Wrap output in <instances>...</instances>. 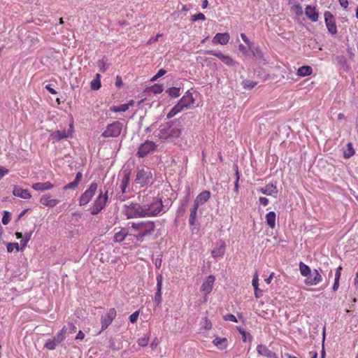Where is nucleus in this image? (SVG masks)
I'll return each mask as SVG.
<instances>
[{
  "label": "nucleus",
  "mask_w": 358,
  "mask_h": 358,
  "mask_svg": "<svg viewBox=\"0 0 358 358\" xmlns=\"http://www.w3.org/2000/svg\"><path fill=\"white\" fill-rule=\"evenodd\" d=\"M134 105V101L131 100L129 103L126 104H122L119 106H113L111 110L112 111L115 113H119V112H126L129 110V106H131Z\"/></svg>",
  "instance_id": "obj_28"
},
{
  "label": "nucleus",
  "mask_w": 358,
  "mask_h": 358,
  "mask_svg": "<svg viewBox=\"0 0 358 358\" xmlns=\"http://www.w3.org/2000/svg\"><path fill=\"white\" fill-rule=\"evenodd\" d=\"M157 144L153 141L147 140L144 143L140 145L136 155L138 157H144L150 153H152L157 149Z\"/></svg>",
  "instance_id": "obj_9"
},
{
  "label": "nucleus",
  "mask_w": 358,
  "mask_h": 358,
  "mask_svg": "<svg viewBox=\"0 0 358 358\" xmlns=\"http://www.w3.org/2000/svg\"><path fill=\"white\" fill-rule=\"evenodd\" d=\"M130 182V172L124 171L122 173V177L120 180V189L122 194L127 192V188L128 187Z\"/></svg>",
  "instance_id": "obj_19"
},
{
  "label": "nucleus",
  "mask_w": 358,
  "mask_h": 358,
  "mask_svg": "<svg viewBox=\"0 0 358 358\" xmlns=\"http://www.w3.org/2000/svg\"><path fill=\"white\" fill-rule=\"evenodd\" d=\"M78 185V183L73 180L71 182H69V184L66 185L64 187H63V189L68 190V189H75Z\"/></svg>",
  "instance_id": "obj_46"
},
{
  "label": "nucleus",
  "mask_w": 358,
  "mask_h": 358,
  "mask_svg": "<svg viewBox=\"0 0 358 358\" xmlns=\"http://www.w3.org/2000/svg\"><path fill=\"white\" fill-rule=\"evenodd\" d=\"M57 344L54 339H50L45 343V347L49 350H54Z\"/></svg>",
  "instance_id": "obj_42"
},
{
  "label": "nucleus",
  "mask_w": 358,
  "mask_h": 358,
  "mask_svg": "<svg viewBox=\"0 0 358 358\" xmlns=\"http://www.w3.org/2000/svg\"><path fill=\"white\" fill-rule=\"evenodd\" d=\"M299 270L301 275L306 277L304 283L306 285H317L322 280V274L318 270H311L308 265L302 262L299 264Z\"/></svg>",
  "instance_id": "obj_4"
},
{
  "label": "nucleus",
  "mask_w": 358,
  "mask_h": 358,
  "mask_svg": "<svg viewBox=\"0 0 358 358\" xmlns=\"http://www.w3.org/2000/svg\"><path fill=\"white\" fill-rule=\"evenodd\" d=\"M29 241L24 238L23 240L20 241V250H23L27 246Z\"/></svg>",
  "instance_id": "obj_55"
},
{
  "label": "nucleus",
  "mask_w": 358,
  "mask_h": 358,
  "mask_svg": "<svg viewBox=\"0 0 358 358\" xmlns=\"http://www.w3.org/2000/svg\"><path fill=\"white\" fill-rule=\"evenodd\" d=\"M180 88L171 87L167 90L166 92L169 94L170 96L176 98L180 96Z\"/></svg>",
  "instance_id": "obj_37"
},
{
  "label": "nucleus",
  "mask_w": 358,
  "mask_h": 358,
  "mask_svg": "<svg viewBox=\"0 0 358 358\" xmlns=\"http://www.w3.org/2000/svg\"><path fill=\"white\" fill-rule=\"evenodd\" d=\"M14 250L17 252L20 251V245L17 243H9L7 245V251L11 253Z\"/></svg>",
  "instance_id": "obj_41"
},
{
  "label": "nucleus",
  "mask_w": 358,
  "mask_h": 358,
  "mask_svg": "<svg viewBox=\"0 0 358 358\" xmlns=\"http://www.w3.org/2000/svg\"><path fill=\"white\" fill-rule=\"evenodd\" d=\"M113 320L111 318L107 317V315L102 317L101 318V329L104 330L108 327V326L112 323Z\"/></svg>",
  "instance_id": "obj_39"
},
{
  "label": "nucleus",
  "mask_w": 358,
  "mask_h": 358,
  "mask_svg": "<svg viewBox=\"0 0 358 358\" xmlns=\"http://www.w3.org/2000/svg\"><path fill=\"white\" fill-rule=\"evenodd\" d=\"M163 277L162 274L157 276V292H162Z\"/></svg>",
  "instance_id": "obj_44"
},
{
  "label": "nucleus",
  "mask_w": 358,
  "mask_h": 358,
  "mask_svg": "<svg viewBox=\"0 0 358 358\" xmlns=\"http://www.w3.org/2000/svg\"><path fill=\"white\" fill-rule=\"evenodd\" d=\"M215 281L214 275H208L206 280L203 282L200 291L205 295L209 294L212 292Z\"/></svg>",
  "instance_id": "obj_13"
},
{
  "label": "nucleus",
  "mask_w": 358,
  "mask_h": 358,
  "mask_svg": "<svg viewBox=\"0 0 358 358\" xmlns=\"http://www.w3.org/2000/svg\"><path fill=\"white\" fill-rule=\"evenodd\" d=\"M324 21L328 31L332 35L336 34L338 33L336 23L333 14L330 11L324 12Z\"/></svg>",
  "instance_id": "obj_12"
},
{
  "label": "nucleus",
  "mask_w": 358,
  "mask_h": 358,
  "mask_svg": "<svg viewBox=\"0 0 358 358\" xmlns=\"http://www.w3.org/2000/svg\"><path fill=\"white\" fill-rule=\"evenodd\" d=\"M13 194L24 199H29L31 198V194L28 189H22L17 185L13 187Z\"/></svg>",
  "instance_id": "obj_18"
},
{
  "label": "nucleus",
  "mask_w": 358,
  "mask_h": 358,
  "mask_svg": "<svg viewBox=\"0 0 358 358\" xmlns=\"http://www.w3.org/2000/svg\"><path fill=\"white\" fill-rule=\"evenodd\" d=\"M127 234L128 232L125 229H122L120 231L115 232L114 235V241L115 242L120 243L127 237Z\"/></svg>",
  "instance_id": "obj_33"
},
{
  "label": "nucleus",
  "mask_w": 358,
  "mask_h": 358,
  "mask_svg": "<svg viewBox=\"0 0 358 358\" xmlns=\"http://www.w3.org/2000/svg\"><path fill=\"white\" fill-rule=\"evenodd\" d=\"M242 85L244 89L252 90L257 85V83L250 80H245L242 82Z\"/></svg>",
  "instance_id": "obj_40"
},
{
  "label": "nucleus",
  "mask_w": 358,
  "mask_h": 358,
  "mask_svg": "<svg viewBox=\"0 0 358 358\" xmlns=\"http://www.w3.org/2000/svg\"><path fill=\"white\" fill-rule=\"evenodd\" d=\"M259 192L264 195H271L277 193V187L275 185L271 183L266 185L264 188H261Z\"/></svg>",
  "instance_id": "obj_27"
},
{
  "label": "nucleus",
  "mask_w": 358,
  "mask_h": 358,
  "mask_svg": "<svg viewBox=\"0 0 358 358\" xmlns=\"http://www.w3.org/2000/svg\"><path fill=\"white\" fill-rule=\"evenodd\" d=\"M182 132V125L177 124L176 120H170L161 124L153 134L157 140L162 143H174L180 137Z\"/></svg>",
  "instance_id": "obj_1"
},
{
  "label": "nucleus",
  "mask_w": 358,
  "mask_h": 358,
  "mask_svg": "<svg viewBox=\"0 0 358 358\" xmlns=\"http://www.w3.org/2000/svg\"><path fill=\"white\" fill-rule=\"evenodd\" d=\"M276 214L275 212H269L266 214V222L271 229H275Z\"/></svg>",
  "instance_id": "obj_26"
},
{
  "label": "nucleus",
  "mask_w": 358,
  "mask_h": 358,
  "mask_svg": "<svg viewBox=\"0 0 358 358\" xmlns=\"http://www.w3.org/2000/svg\"><path fill=\"white\" fill-rule=\"evenodd\" d=\"M154 301L157 306H159L162 302V292H156Z\"/></svg>",
  "instance_id": "obj_50"
},
{
  "label": "nucleus",
  "mask_w": 358,
  "mask_h": 358,
  "mask_svg": "<svg viewBox=\"0 0 358 358\" xmlns=\"http://www.w3.org/2000/svg\"><path fill=\"white\" fill-rule=\"evenodd\" d=\"M353 285L358 290V272L355 274V277L353 280Z\"/></svg>",
  "instance_id": "obj_60"
},
{
  "label": "nucleus",
  "mask_w": 358,
  "mask_h": 358,
  "mask_svg": "<svg viewBox=\"0 0 358 358\" xmlns=\"http://www.w3.org/2000/svg\"><path fill=\"white\" fill-rule=\"evenodd\" d=\"M338 1H339V3L342 8H348V0H338Z\"/></svg>",
  "instance_id": "obj_59"
},
{
  "label": "nucleus",
  "mask_w": 358,
  "mask_h": 358,
  "mask_svg": "<svg viewBox=\"0 0 358 358\" xmlns=\"http://www.w3.org/2000/svg\"><path fill=\"white\" fill-rule=\"evenodd\" d=\"M101 75L99 73H96V77L91 81V89L94 91H97L101 87V80H100Z\"/></svg>",
  "instance_id": "obj_32"
},
{
  "label": "nucleus",
  "mask_w": 358,
  "mask_h": 358,
  "mask_svg": "<svg viewBox=\"0 0 358 358\" xmlns=\"http://www.w3.org/2000/svg\"><path fill=\"white\" fill-rule=\"evenodd\" d=\"M143 215L145 217L156 216L162 211L163 203L161 199L148 195L143 198Z\"/></svg>",
  "instance_id": "obj_3"
},
{
  "label": "nucleus",
  "mask_w": 358,
  "mask_h": 358,
  "mask_svg": "<svg viewBox=\"0 0 358 358\" xmlns=\"http://www.w3.org/2000/svg\"><path fill=\"white\" fill-rule=\"evenodd\" d=\"M143 211L142 205L136 203H131L130 205L126 206L124 214L128 218L145 217L144 214H143Z\"/></svg>",
  "instance_id": "obj_11"
},
{
  "label": "nucleus",
  "mask_w": 358,
  "mask_h": 358,
  "mask_svg": "<svg viewBox=\"0 0 358 358\" xmlns=\"http://www.w3.org/2000/svg\"><path fill=\"white\" fill-rule=\"evenodd\" d=\"M145 92L147 93L159 94L163 92V86L162 85L155 84L150 87H147Z\"/></svg>",
  "instance_id": "obj_31"
},
{
  "label": "nucleus",
  "mask_w": 358,
  "mask_h": 358,
  "mask_svg": "<svg viewBox=\"0 0 358 358\" xmlns=\"http://www.w3.org/2000/svg\"><path fill=\"white\" fill-rule=\"evenodd\" d=\"M39 203L43 206L52 208L59 203V200L53 199L50 193H47L46 194H42L41 196Z\"/></svg>",
  "instance_id": "obj_14"
},
{
  "label": "nucleus",
  "mask_w": 358,
  "mask_h": 358,
  "mask_svg": "<svg viewBox=\"0 0 358 358\" xmlns=\"http://www.w3.org/2000/svg\"><path fill=\"white\" fill-rule=\"evenodd\" d=\"M236 180L235 185H234V192L236 193H238V192H239L240 173L238 172L237 166H236Z\"/></svg>",
  "instance_id": "obj_45"
},
{
  "label": "nucleus",
  "mask_w": 358,
  "mask_h": 358,
  "mask_svg": "<svg viewBox=\"0 0 358 358\" xmlns=\"http://www.w3.org/2000/svg\"><path fill=\"white\" fill-rule=\"evenodd\" d=\"M195 103V99L194 98L193 94L189 91H186V93L180 98L178 103L168 112L166 114V118L171 119L173 117L178 113H181L185 109H189Z\"/></svg>",
  "instance_id": "obj_5"
},
{
  "label": "nucleus",
  "mask_w": 358,
  "mask_h": 358,
  "mask_svg": "<svg viewBox=\"0 0 358 358\" xmlns=\"http://www.w3.org/2000/svg\"><path fill=\"white\" fill-rule=\"evenodd\" d=\"M259 203L266 206L268 203V199L266 197H264V196H261L259 198Z\"/></svg>",
  "instance_id": "obj_58"
},
{
  "label": "nucleus",
  "mask_w": 358,
  "mask_h": 358,
  "mask_svg": "<svg viewBox=\"0 0 358 358\" xmlns=\"http://www.w3.org/2000/svg\"><path fill=\"white\" fill-rule=\"evenodd\" d=\"M122 130V124L119 121H115L108 125L106 129L101 134V136L105 138H115L121 134Z\"/></svg>",
  "instance_id": "obj_10"
},
{
  "label": "nucleus",
  "mask_w": 358,
  "mask_h": 358,
  "mask_svg": "<svg viewBox=\"0 0 358 358\" xmlns=\"http://www.w3.org/2000/svg\"><path fill=\"white\" fill-rule=\"evenodd\" d=\"M45 89L52 94H57V91L52 88L50 85H46Z\"/></svg>",
  "instance_id": "obj_63"
},
{
  "label": "nucleus",
  "mask_w": 358,
  "mask_h": 358,
  "mask_svg": "<svg viewBox=\"0 0 358 358\" xmlns=\"http://www.w3.org/2000/svg\"><path fill=\"white\" fill-rule=\"evenodd\" d=\"M213 343L217 348V349L224 350L227 349L228 346V339L226 337L221 338L215 336L213 341Z\"/></svg>",
  "instance_id": "obj_23"
},
{
  "label": "nucleus",
  "mask_w": 358,
  "mask_h": 358,
  "mask_svg": "<svg viewBox=\"0 0 358 358\" xmlns=\"http://www.w3.org/2000/svg\"><path fill=\"white\" fill-rule=\"evenodd\" d=\"M205 19H206V17H205L204 14L202 13H199L193 15L192 16V20L193 22H196L199 20H204Z\"/></svg>",
  "instance_id": "obj_47"
},
{
  "label": "nucleus",
  "mask_w": 358,
  "mask_h": 358,
  "mask_svg": "<svg viewBox=\"0 0 358 358\" xmlns=\"http://www.w3.org/2000/svg\"><path fill=\"white\" fill-rule=\"evenodd\" d=\"M8 170L4 167L0 166V179L8 173Z\"/></svg>",
  "instance_id": "obj_57"
},
{
  "label": "nucleus",
  "mask_w": 358,
  "mask_h": 358,
  "mask_svg": "<svg viewBox=\"0 0 358 358\" xmlns=\"http://www.w3.org/2000/svg\"><path fill=\"white\" fill-rule=\"evenodd\" d=\"M229 41V34L227 32L217 33L213 38V43L214 45H226Z\"/></svg>",
  "instance_id": "obj_17"
},
{
  "label": "nucleus",
  "mask_w": 358,
  "mask_h": 358,
  "mask_svg": "<svg viewBox=\"0 0 358 358\" xmlns=\"http://www.w3.org/2000/svg\"><path fill=\"white\" fill-rule=\"evenodd\" d=\"M73 122H72L70 124V129L69 131H66V130H62V131L57 130L56 131H53L51 134V137H52V138L54 141H60V140H62L63 138H66L69 136H71L72 132H73Z\"/></svg>",
  "instance_id": "obj_16"
},
{
  "label": "nucleus",
  "mask_w": 358,
  "mask_h": 358,
  "mask_svg": "<svg viewBox=\"0 0 358 358\" xmlns=\"http://www.w3.org/2000/svg\"><path fill=\"white\" fill-rule=\"evenodd\" d=\"M305 14L311 22H317L319 19L318 11L314 7L310 6H307L306 7Z\"/></svg>",
  "instance_id": "obj_21"
},
{
  "label": "nucleus",
  "mask_w": 358,
  "mask_h": 358,
  "mask_svg": "<svg viewBox=\"0 0 358 358\" xmlns=\"http://www.w3.org/2000/svg\"><path fill=\"white\" fill-rule=\"evenodd\" d=\"M210 198V191H203L198 194L194 200V204L199 206L205 203Z\"/></svg>",
  "instance_id": "obj_22"
},
{
  "label": "nucleus",
  "mask_w": 358,
  "mask_h": 358,
  "mask_svg": "<svg viewBox=\"0 0 358 358\" xmlns=\"http://www.w3.org/2000/svg\"><path fill=\"white\" fill-rule=\"evenodd\" d=\"M252 286L255 289V296L259 299L262 296V291L259 288V275L256 273L252 279Z\"/></svg>",
  "instance_id": "obj_24"
},
{
  "label": "nucleus",
  "mask_w": 358,
  "mask_h": 358,
  "mask_svg": "<svg viewBox=\"0 0 358 358\" xmlns=\"http://www.w3.org/2000/svg\"><path fill=\"white\" fill-rule=\"evenodd\" d=\"M10 220V214L8 212L5 211L3 218H1V222H3V224L6 225L9 223Z\"/></svg>",
  "instance_id": "obj_48"
},
{
  "label": "nucleus",
  "mask_w": 358,
  "mask_h": 358,
  "mask_svg": "<svg viewBox=\"0 0 358 358\" xmlns=\"http://www.w3.org/2000/svg\"><path fill=\"white\" fill-rule=\"evenodd\" d=\"M138 315H139V311H136L135 313H134L132 315H131L129 316V320H130V322L131 323H135L137 320H138Z\"/></svg>",
  "instance_id": "obj_52"
},
{
  "label": "nucleus",
  "mask_w": 358,
  "mask_h": 358,
  "mask_svg": "<svg viewBox=\"0 0 358 358\" xmlns=\"http://www.w3.org/2000/svg\"><path fill=\"white\" fill-rule=\"evenodd\" d=\"M108 200L107 192L103 193L100 191L90 208V213L92 215H98L104 208Z\"/></svg>",
  "instance_id": "obj_7"
},
{
  "label": "nucleus",
  "mask_w": 358,
  "mask_h": 358,
  "mask_svg": "<svg viewBox=\"0 0 358 358\" xmlns=\"http://www.w3.org/2000/svg\"><path fill=\"white\" fill-rule=\"evenodd\" d=\"M223 318L225 321H231V322H238L236 317L235 315H232L231 313H228L227 315H224L223 316Z\"/></svg>",
  "instance_id": "obj_49"
},
{
  "label": "nucleus",
  "mask_w": 358,
  "mask_h": 358,
  "mask_svg": "<svg viewBox=\"0 0 358 358\" xmlns=\"http://www.w3.org/2000/svg\"><path fill=\"white\" fill-rule=\"evenodd\" d=\"M347 147H348V152L344 153L345 158H349L351 156H352L355 153V151L352 148V145L351 143H348Z\"/></svg>",
  "instance_id": "obj_43"
},
{
  "label": "nucleus",
  "mask_w": 358,
  "mask_h": 358,
  "mask_svg": "<svg viewBox=\"0 0 358 358\" xmlns=\"http://www.w3.org/2000/svg\"><path fill=\"white\" fill-rule=\"evenodd\" d=\"M312 68L309 66H303L298 69L297 74L300 76H306L312 73Z\"/></svg>",
  "instance_id": "obj_34"
},
{
  "label": "nucleus",
  "mask_w": 358,
  "mask_h": 358,
  "mask_svg": "<svg viewBox=\"0 0 358 358\" xmlns=\"http://www.w3.org/2000/svg\"><path fill=\"white\" fill-rule=\"evenodd\" d=\"M189 202V188L187 189V195L183 198L181 201V205L180 207V210L184 213L185 211L186 206L187 203Z\"/></svg>",
  "instance_id": "obj_36"
},
{
  "label": "nucleus",
  "mask_w": 358,
  "mask_h": 358,
  "mask_svg": "<svg viewBox=\"0 0 358 358\" xmlns=\"http://www.w3.org/2000/svg\"><path fill=\"white\" fill-rule=\"evenodd\" d=\"M257 351L261 356L266 357H271L272 355L271 352L264 345H258Z\"/></svg>",
  "instance_id": "obj_30"
},
{
  "label": "nucleus",
  "mask_w": 358,
  "mask_h": 358,
  "mask_svg": "<svg viewBox=\"0 0 358 358\" xmlns=\"http://www.w3.org/2000/svg\"><path fill=\"white\" fill-rule=\"evenodd\" d=\"M54 187V185L50 181L45 182H36L32 185V188L37 192H44L52 189Z\"/></svg>",
  "instance_id": "obj_20"
},
{
  "label": "nucleus",
  "mask_w": 358,
  "mask_h": 358,
  "mask_svg": "<svg viewBox=\"0 0 358 358\" xmlns=\"http://www.w3.org/2000/svg\"><path fill=\"white\" fill-rule=\"evenodd\" d=\"M85 337V334L81 331H79L76 336V339L77 340H83Z\"/></svg>",
  "instance_id": "obj_61"
},
{
  "label": "nucleus",
  "mask_w": 358,
  "mask_h": 358,
  "mask_svg": "<svg viewBox=\"0 0 358 358\" xmlns=\"http://www.w3.org/2000/svg\"><path fill=\"white\" fill-rule=\"evenodd\" d=\"M162 36V34H157L155 36L151 37L148 41H147V45H151L152 43L158 41L159 38Z\"/></svg>",
  "instance_id": "obj_51"
},
{
  "label": "nucleus",
  "mask_w": 358,
  "mask_h": 358,
  "mask_svg": "<svg viewBox=\"0 0 358 358\" xmlns=\"http://www.w3.org/2000/svg\"><path fill=\"white\" fill-rule=\"evenodd\" d=\"M67 329L64 327L62 330H60L57 335L55 336L53 339L57 342V343L59 344L65 338V335L66 334Z\"/></svg>",
  "instance_id": "obj_35"
},
{
  "label": "nucleus",
  "mask_w": 358,
  "mask_h": 358,
  "mask_svg": "<svg viewBox=\"0 0 358 358\" xmlns=\"http://www.w3.org/2000/svg\"><path fill=\"white\" fill-rule=\"evenodd\" d=\"M206 52L208 55L216 56L227 66H233L235 64V62L231 57L229 56L228 55H224L222 52L208 50Z\"/></svg>",
  "instance_id": "obj_15"
},
{
  "label": "nucleus",
  "mask_w": 358,
  "mask_h": 358,
  "mask_svg": "<svg viewBox=\"0 0 358 358\" xmlns=\"http://www.w3.org/2000/svg\"><path fill=\"white\" fill-rule=\"evenodd\" d=\"M241 37L242 40L245 42V43L248 45V47L249 48H250L251 46L252 45V44L250 42V41L248 38V37L246 36V35L244 33H241Z\"/></svg>",
  "instance_id": "obj_53"
},
{
  "label": "nucleus",
  "mask_w": 358,
  "mask_h": 358,
  "mask_svg": "<svg viewBox=\"0 0 358 358\" xmlns=\"http://www.w3.org/2000/svg\"><path fill=\"white\" fill-rule=\"evenodd\" d=\"M198 208L199 206L194 203L191 209L190 216H189V224L191 226H194L195 224Z\"/></svg>",
  "instance_id": "obj_29"
},
{
  "label": "nucleus",
  "mask_w": 358,
  "mask_h": 358,
  "mask_svg": "<svg viewBox=\"0 0 358 358\" xmlns=\"http://www.w3.org/2000/svg\"><path fill=\"white\" fill-rule=\"evenodd\" d=\"M150 340L149 334H145L143 337L139 338L137 341L138 344L140 346L145 347L148 345Z\"/></svg>",
  "instance_id": "obj_38"
},
{
  "label": "nucleus",
  "mask_w": 358,
  "mask_h": 358,
  "mask_svg": "<svg viewBox=\"0 0 358 358\" xmlns=\"http://www.w3.org/2000/svg\"><path fill=\"white\" fill-rule=\"evenodd\" d=\"M82 176L83 175L80 172L77 173L74 180L79 184L80 181L81 180Z\"/></svg>",
  "instance_id": "obj_64"
},
{
  "label": "nucleus",
  "mask_w": 358,
  "mask_h": 358,
  "mask_svg": "<svg viewBox=\"0 0 358 358\" xmlns=\"http://www.w3.org/2000/svg\"><path fill=\"white\" fill-rule=\"evenodd\" d=\"M122 80L120 76H117L116 80H115V86L118 88L121 87L122 86Z\"/></svg>",
  "instance_id": "obj_56"
},
{
  "label": "nucleus",
  "mask_w": 358,
  "mask_h": 358,
  "mask_svg": "<svg viewBox=\"0 0 358 358\" xmlns=\"http://www.w3.org/2000/svg\"><path fill=\"white\" fill-rule=\"evenodd\" d=\"M97 188V183L95 182H92L89 188L80 195L79 198V205L83 206L88 204L95 195Z\"/></svg>",
  "instance_id": "obj_8"
},
{
  "label": "nucleus",
  "mask_w": 358,
  "mask_h": 358,
  "mask_svg": "<svg viewBox=\"0 0 358 358\" xmlns=\"http://www.w3.org/2000/svg\"><path fill=\"white\" fill-rule=\"evenodd\" d=\"M69 327H70V330H69L70 334H73L76 331L77 328L73 323H70Z\"/></svg>",
  "instance_id": "obj_62"
},
{
  "label": "nucleus",
  "mask_w": 358,
  "mask_h": 358,
  "mask_svg": "<svg viewBox=\"0 0 358 358\" xmlns=\"http://www.w3.org/2000/svg\"><path fill=\"white\" fill-rule=\"evenodd\" d=\"M106 315L108 318H111L112 320H113L114 317L116 315V311L114 308L110 309L109 312L106 313Z\"/></svg>",
  "instance_id": "obj_54"
},
{
  "label": "nucleus",
  "mask_w": 358,
  "mask_h": 358,
  "mask_svg": "<svg viewBox=\"0 0 358 358\" xmlns=\"http://www.w3.org/2000/svg\"><path fill=\"white\" fill-rule=\"evenodd\" d=\"M130 233L138 241L142 242L145 237L153 234L155 231V222L151 220L134 222L130 223Z\"/></svg>",
  "instance_id": "obj_2"
},
{
  "label": "nucleus",
  "mask_w": 358,
  "mask_h": 358,
  "mask_svg": "<svg viewBox=\"0 0 358 358\" xmlns=\"http://www.w3.org/2000/svg\"><path fill=\"white\" fill-rule=\"evenodd\" d=\"M225 248H226V245H225L224 242L223 241H221L220 246L218 248H215L212 251V256L214 258L222 257L225 252Z\"/></svg>",
  "instance_id": "obj_25"
},
{
  "label": "nucleus",
  "mask_w": 358,
  "mask_h": 358,
  "mask_svg": "<svg viewBox=\"0 0 358 358\" xmlns=\"http://www.w3.org/2000/svg\"><path fill=\"white\" fill-rule=\"evenodd\" d=\"M153 173L148 167L143 166L138 169L134 182L140 187H147L152 183Z\"/></svg>",
  "instance_id": "obj_6"
}]
</instances>
